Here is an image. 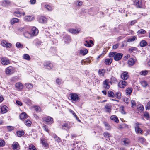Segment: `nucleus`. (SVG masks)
<instances>
[{"label": "nucleus", "instance_id": "obj_1", "mask_svg": "<svg viewBox=\"0 0 150 150\" xmlns=\"http://www.w3.org/2000/svg\"><path fill=\"white\" fill-rule=\"evenodd\" d=\"M134 4L137 8H144V4L142 0H135Z\"/></svg>", "mask_w": 150, "mask_h": 150}, {"label": "nucleus", "instance_id": "obj_2", "mask_svg": "<svg viewBox=\"0 0 150 150\" xmlns=\"http://www.w3.org/2000/svg\"><path fill=\"white\" fill-rule=\"evenodd\" d=\"M15 71V68L12 66H10L6 69L5 72L6 74L10 75L13 73Z\"/></svg>", "mask_w": 150, "mask_h": 150}, {"label": "nucleus", "instance_id": "obj_3", "mask_svg": "<svg viewBox=\"0 0 150 150\" xmlns=\"http://www.w3.org/2000/svg\"><path fill=\"white\" fill-rule=\"evenodd\" d=\"M136 125L135 127V130L137 134L140 133L142 134L143 133V130L140 128L139 126V124L138 122H136L135 123Z\"/></svg>", "mask_w": 150, "mask_h": 150}, {"label": "nucleus", "instance_id": "obj_4", "mask_svg": "<svg viewBox=\"0 0 150 150\" xmlns=\"http://www.w3.org/2000/svg\"><path fill=\"white\" fill-rule=\"evenodd\" d=\"M1 62L3 65H6L9 64L10 61L6 57H3L1 59Z\"/></svg>", "mask_w": 150, "mask_h": 150}, {"label": "nucleus", "instance_id": "obj_5", "mask_svg": "<svg viewBox=\"0 0 150 150\" xmlns=\"http://www.w3.org/2000/svg\"><path fill=\"white\" fill-rule=\"evenodd\" d=\"M109 81L108 79H106L103 81V88L105 89H108L110 87V86L109 85Z\"/></svg>", "mask_w": 150, "mask_h": 150}, {"label": "nucleus", "instance_id": "obj_6", "mask_svg": "<svg viewBox=\"0 0 150 150\" xmlns=\"http://www.w3.org/2000/svg\"><path fill=\"white\" fill-rule=\"evenodd\" d=\"M43 121L46 122H50V123L52 124L53 123V119L50 117H43L42 118Z\"/></svg>", "mask_w": 150, "mask_h": 150}, {"label": "nucleus", "instance_id": "obj_7", "mask_svg": "<svg viewBox=\"0 0 150 150\" xmlns=\"http://www.w3.org/2000/svg\"><path fill=\"white\" fill-rule=\"evenodd\" d=\"M15 87L17 90L21 91L23 88V86L20 82H18L15 84Z\"/></svg>", "mask_w": 150, "mask_h": 150}, {"label": "nucleus", "instance_id": "obj_8", "mask_svg": "<svg viewBox=\"0 0 150 150\" xmlns=\"http://www.w3.org/2000/svg\"><path fill=\"white\" fill-rule=\"evenodd\" d=\"M71 128V126L70 125V124H69L67 123H65L62 126L61 128L63 129L68 130L69 129Z\"/></svg>", "mask_w": 150, "mask_h": 150}, {"label": "nucleus", "instance_id": "obj_9", "mask_svg": "<svg viewBox=\"0 0 150 150\" xmlns=\"http://www.w3.org/2000/svg\"><path fill=\"white\" fill-rule=\"evenodd\" d=\"M114 59L115 61H119L120 60L123 56V54L122 53H117L116 52L115 55Z\"/></svg>", "mask_w": 150, "mask_h": 150}, {"label": "nucleus", "instance_id": "obj_10", "mask_svg": "<svg viewBox=\"0 0 150 150\" xmlns=\"http://www.w3.org/2000/svg\"><path fill=\"white\" fill-rule=\"evenodd\" d=\"M31 33L32 35L33 36L37 35L38 33V28L35 27H33L32 29Z\"/></svg>", "mask_w": 150, "mask_h": 150}, {"label": "nucleus", "instance_id": "obj_11", "mask_svg": "<svg viewBox=\"0 0 150 150\" xmlns=\"http://www.w3.org/2000/svg\"><path fill=\"white\" fill-rule=\"evenodd\" d=\"M71 98V100L74 101H76L78 100L79 97L78 95L75 93L70 94Z\"/></svg>", "mask_w": 150, "mask_h": 150}, {"label": "nucleus", "instance_id": "obj_12", "mask_svg": "<svg viewBox=\"0 0 150 150\" xmlns=\"http://www.w3.org/2000/svg\"><path fill=\"white\" fill-rule=\"evenodd\" d=\"M127 83L124 81H121L119 82L118 86L119 87L122 88H123L127 85Z\"/></svg>", "mask_w": 150, "mask_h": 150}, {"label": "nucleus", "instance_id": "obj_13", "mask_svg": "<svg viewBox=\"0 0 150 150\" xmlns=\"http://www.w3.org/2000/svg\"><path fill=\"white\" fill-rule=\"evenodd\" d=\"M44 65L46 68L48 69H51L53 67V65L50 62H45Z\"/></svg>", "mask_w": 150, "mask_h": 150}, {"label": "nucleus", "instance_id": "obj_14", "mask_svg": "<svg viewBox=\"0 0 150 150\" xmlns=\"http://www.w3.org/2000/svg\"><path fill=\"white\" fill-rule=\"evenodd\" d=\"M129 77L128 73L127 72H124L122 74L121 77L122 79L126 80Z\"/></svg>", "mask_w": 150, "mask_h": 150}, {"label": "nucleus", "instance_id": "obj_15", "mask_svg": "<svg viewBox=\"0 0 150 150\" xmlns=\"http://www.w3.org/2000/svg\"><path fill=\"white\" fill-rule=\"evenodd\" d=\"M1 44L4 47H10L11 46V44L8 43L5 40L2 41Z\"/></svg>", "mask_w": 150, "mask_h": 150}, {"label": "nucleus", "instance_id": "obj_16", "mask_svg": "<svg viewBox=\"0 0 150 150\" xmlns=\"http://www.w3.org/2000/svg\"><path fill=\"white\" fill-rule=\"evenodd\" d=\"M122 142L123 143V145L125 146H127L129 145L130 143L129 140L127 138L123 139Z\"/></svg>", "mask_w": 150, "mask_h": 150}, {"label": "nucleus", "instance_id": "obj_17", "mask_svg": "<svg viewBox=\"0 0 150 150\" xmlns=\"http://www.w3.org/2000/svg\"><path fill=\"white\" fill-rule=\"evenodd\" d=\"M7 108L8 107L5 105L2 106L0 108V112L2 113H5L7 111Z\"/></svg>", "mask_w": 150, "mask_h": 150}, {"label": "nucleus", "instance_id": "obj_18", "mask_svg": "<svg viewBox=\"0 0 150 150\" xmlns=\"http://www.w3.org/2000/svg\"><path fill=\"white\" fill-rule=\"evenodd\" d=\"M133 89L132 88L128 87L125 90V92L127 95H130L132 92Z\"/></svg>", "mask_w": 150, "mask_h": 150}, {"label": "nucleus", "instance_id": "obj_19", "mask_svg": "<svg viewBox=\"0 0 150 150\" xmlns=\"http://www.w3.org/2000/svg\"><path fill=\"white\" fill-rule=\"evenodd\" d=\"M137 141L143 144L145 142L146 139L143 137H139L137 138Z\"/></svg>", "mask_w": 150, "mask_h": 150}, {"label": "nucleus", "instance_id": "obj_20", "mask_svg": "<svg viewBox=\"0 0 150 150\" xmlns=\"http://www.w3.org/2000/svg\"><path fill=\"white\" fill-rule=\"evenodd\" d=\"M112 61V58L105 59V63L107 65H110L111 64Z\"/></svg>", "mask_w": 150, "mask_h": 150}, {"label": "nucleus", "instance_id": "obj_21", "mask_svg": "<svg viewBox=\"0 0 150 150\" xmlns=\"http://www.w3.org/2000/svg\"><path fill=\"white\" fill-rule=\"evenodd\" d=\"M105 109L106 112H110L111 110V106L108 104H106L105 105Z\"/></svg>", "mask_w": 150, "mask_h": 150}, {"label": "nucleus", "instance_id": "obj_22", "mask_svg": "<svg viewBox=\"0 0 150 150\" xmlns=\"http://www.w3.org/2000/svg\"><path fill=\"white\" fill-rule=\"evenodd\" d=\"M33 19V17H31V16H26L24 17V20L25 21H31Z\"/></svg>", "mask_w": 150, "mask_h": 150}, {"label": "nucleus", "instance_id": "obj_23", "mask_svg": "<svg viewBox=\"0 0 150 150\" xmlns=\"http://www.w3.org/2000/svg\"><path fill=\"white\" fill-rule=\"evenodd\" d=\"M24 36L27 38H30L32 37V35L31 33H30L28 32H25L23 33Z\"/></svg>", "mask_w": 150, "mask_h": 150}, {"label": "nucleus", "instance_id": "obj_24", "mask_svg": "<svg viewBox=\"0 0 150 150\" xmlns=\"http://www.w3.org/2000/svg\"><path fill=\"white\" fill-rule=\"evenodd\" d=\"M39 21L41 23H46L47 19L45 17L41 16L39 18Z\"/></svg>", "mask_w": 150, "mask_h": 150}, {"label": "nucleus", "instance_id": "obj_25", "mask_svg": "<svg viewBox=\"0 0 150 150\" xmlns=\"http://www.w3.org/2000/svg\"><path fill=\"white\" fill-rule=\"evenodd\" d=\"M19 117L21 119H23L27 118L28 115L25 113L23 112L20 115Z\"/></svg>", "mask_w": 150, "mask_h": 150}, {"label": "nucleus", "instance_id": "obj_26", "mask_svg": "<svg viewBox=\"0 0 150 150\" xmlns=\"http://www.w3.org/2000/svg\"><path fill=\"white\" fill-rule=\"evenodd\" d=\"M26 87L28 90L32 89L33 87V85L32 84L30 83H27L25 84Z\"/></svg>", "mask_w": 150, "mask_h": 150}, {"label": "nucleus", "instance_id": "obj_27", "mask_svg": "<svg viewBox=\"0 0 150 150\" xmlns=\"http://www.w3.org/2000/svg\"><path fill=\"white\" fill-rule=\"evenodd\" d=\"M98 73L100 76H103L105 73V70L104 69H100L98 71Z\"/></svg>", "mask_w": 150, "mask_h": 150}, {"label": "nucleus", "instance_id": "obj_28", "mask_svg": "<svg viewBox=\"0 0 150 150\" xmlns=\"http://www.w3.org/2000/svg\"><path fill=\"white\" fill-rule=\"evenodd\" d=\"M10 3V1H9L4 0L2 1V5L4 6H6L9 5Z\"/></svg>", "mask_w": 150, "mask_h": 150}, {"label": "nucleus", "instance_id": "obj_29", "mask_svg": "<svg viewBox=\"0 0 150 150\" xmlns=\"http://www.w3.org/2000/svg\"><path fill=\"white\" fill-rule=\"evenodd\" d=\"M19 21V19L17 18H13L11 21V24L13 25L15 23H18Z\"/></svg>", "mask_w": 150, "mask_h": 150}, {"label": "nucleus", "instance_id": "obj_30", "mask_svg": "<svg viewBox=\"0 0 150 150\" xmlns=\"http://www.w3.org/2000/svg\"><path fill=\"white\" fill-rule=\"evenodd\" d=\"M128 64L129 65L132 66L135 63V61L132 58H130L129 59L128 61Z\"/></svg>", "mask_w": 150, "mask_h": 150}, {"label": "nucleus", "instance_id": "obj_31", "mask_svg": "<svg viewBox=\"0 0 150 150\" xmlns=\"http://www.w3.org/2000/svg\"><path fill=\"white\" fill-rule=\"evenodd\" d=\"M108 96L109 97L113 98L115 96V94L112 91H109L108 92Z\"/></svg>", "mask_w": 150, "mask_h": 150}, {"label": "nucleus", "instance_id": "obj_32", "mask_svg": "<svg viewBox=\"0 0 150 150\" xmlns=\"http://www.w3.org/2000/svg\"><path fill=\"white\" fill-rule=\"evenodd\" d=\"M69 31L71 33L76 34L78 33H79V31H78V30L74 29H70L69 30Z\"/></svg>", "mask_w": 150, "mask_h": 150}, {"label": "nucleus", "instance_id": "obj_33", "mask_svg": "<svg viewBox=\"0 0 150 150\" xmlns=\"http://www.w3.org/2000/svg\"><path fill=\"white\" fill-rule=\"evenodd\" d=\"M110 119L114 120L116 123H118L119 122V120L117 117V116L115 115H112L111 116Z\"/></svg>", "mask_w": 150, "mask_h": 150}, {"label": "nucleus", "instance_id": "obj_34", "mask_svg": "<svg viewBox=\"0 0 150 150\" xmlns=\"http://www.w3.org/2000/svg\"><path fill=\"white\" fill-rule=\"evenodd\" d=\"M137 39L136 37L135 36H133L129 38H127V42H132L135 40Z\"/></svg>", "mask_w": 150, "mask_h": 150}, {"label": "nucleus", "instance_id": "obj_35", "mask_svg": "<svg viewBox=\"0 0 150 150\" xmlns=\"http://www.w3.org/2000/svg\"><path fill=\"white\" fill-rule=\"evenodd\" d=\"M88 52V51L86 49L85 50H81L80 51L79 53L80 54L85 55Z\"/></svg>", "mask_w": 150, "mask_h": 150}, {"label": "nucleus", "instance_id": "obj_36", "mask_svg": "<svg viewBox=\"0 0 150 150\" xmlns=\"http://www.w3.org/2000/svg\"><path fill=\"white\" fill-rule=\"evenodd\" d=\"M19 145L16 142H13L12 145V148L13 149H17L18 146Z\"/></svg>", "mask_w": 150, "mask_h": 150}, {"label": "nucleus", "instance_id": "obj_37", "mask_svg": "<svg viewBox=\"0 0 150 150\" xmlns=\"http://www.w3.org/2000/svg\"><path fill=\"white\" fill-rule=\"evenodd\" d=\"M147 43L145 40H142L140 43V45L141 47H144L147 45Z\"/></svg>", "mask_w": 150, "mask_h": 150}, {"label": "nucleus", "instance_id": "obj_38", "mask_svg": "<svg viewBox=\"0 0 150 150\" xmlns=\"http://www.w3.org/2000/svg\"><path fill=\"white\" fill-rule=\"evenodd\" d=\"M41 143L45 147H47L48 146V144L46 142L45 140V139H41Z\"/></svg>", "mask_w": 150, "mask_h": 150}, {"label": "nucleus", "instance_id": "obj_39", "mask_svg": "<svg viewBox=\"0 0 150 150\" xmlns=\"http://www.w3.org/2000/svg\"><path fill=\"white\" fill-rule=\"evenodd\" d=\"M70 112L76 118V119L78 120L79 122H81V121L79 120V118L77 117V116L76 115V114L72 110H69Z\"/></svg>", "mask_w": 150, "mask_h": 150}, {"label": "nucleus", "instance_id": "obj_40", "mask_svg": "<svg viewBox=\"0 0 150 150\" xmlns=\"http://www.w3.org/2000/svg\"><path fill=\"white\" fill-rule=\"evenodd\" d=\"M141 83L143 87H146L148 85L147 82L145 81H141Z\"/></svg>", "mask_w": 150, "mask_h": 150}, {"label": "nucleus", "instance_id": "obj_41", "mask_svg": "<svg viewBox=\"0 0 150 150\" xmlns=\"http://www.w3.org/2000/svg\"><path fill=\"white\" fill-rule=\"evenodd\" d=\"M23 58L24 59L29 60L30 59V57L29 55L27 54H25L24 55Z\"/></svg>", "mask_w": 150, "mask_h": 150}, {"label": "nucleus", "instance_id": "obj_42", "mask_svg": "<svg viewBox=\"0 0 150 150\" xmlns=\"http://www.w3.org/2000/svg\"><path fill=\"white\" fill-rule=\"evenodd\" d=\"M25 124L28 126H30L32 122L29 120H26L25 122Z\"/></svg>", "mask_w": 150, "mask_h": 150}, {"label": "nucleus", "instance_id": "obj_43", "mask_svg": "<svg viewBox=\"0 0 150 150\" xmlns=\"http://www.w3.org/2000/svg\"><path fill=\"white\" fill-rule=\"evenodd\" d=\"M17 135L19 137H21L24 134L23 131H18L17 132Z\"/></svg>", "mask_w": 150, "mask_h": 150}, {"label": "nucleus", "instance_id": "obj_44", "mask_svg": "<svg viewBox=\"0 0 150 150\" xmlns=\"http://www.w3.org/2000/svg\"><path fill=\"white\" fill-rule=\"evenodd\" d=\"M116 96L118 99H120L121 97V94L120 92H118L116 93Z\"/></svg>", "mask_w": 150, "mask_h": 150}, {"label": "nucleus", "instance_id": "obj_45", "mask_svg": "<svg viewBox=\"0 0 150 150\" xmlns=\"http://www.w3.org/2000/svg\"><path fill=\"white\" fill-rule=\"evenodd\" d=\"M116 53V52H110L109 55V57H113L114 58V57H115V54Z\"/></svg>", "mask_w": 150, "mask_h": 150}, {"label": "nucleus", "instance_id": "obj_46", "mask_svg": "<svg viewBox=\"0 0 150 150\" xmlns=\"http://www.w3.org/2000/svg\"><path fill=\"white\" fill-rule=\"evenodd\" d=\"M25 29V27H20L17 28V30L19 32H22L24 31Z\"/></svg>", "mask_w": 150, "mask_h": 150}, {"label": "nucleus", "instance_id": "obj_47", "mask_svg": "<svg viewBox=\"0 0 150 150\" xmlns=\"http://www.w3.org/2000/svg\"><path fill=\"white\" fill-rule=\"evenodd\" d=\"M104 124L105 126L106 127V130H108L110 129V127L107 122H104Z\"/></svg>", "mask_w": 150, "mask_h": 150}, {"label": "nucleus", "instance_id": "obj_48", "mask_svg": "<svg viewBox=\"0 0 150 150\" xmlns=\"http://www.w3.org/2000/svg\"><path fill=\"white\" fill-rule=\"evenodd\" d=\"M137 49L136 47H132L130 48L129 49L128 51H129L130 52H133V51H136L137 50Z\"/></svg>", "mask_w": 150, "mask_h": 150}, {"label": "nucleus", "instance_id": "obj_49", "mask_svg": "<svg viewBox=\"0 0 150 150\" xmlns=\"http://www.w3.org/2000/svg\"><path fill=\"white\" fill-rule=\"evenodd\" d=\"M148 73V71L147 70H145L142 71L140 72V74L142 75H146Z\"/></svg>", "mask_w": 150, "mask_h": 150}, {"label": "nucleus", "instance_id": "obj_50", "mask_svg": "<svg viewBox=\"0 0 150 150\" xmlns=\"http://www.w3.org/2000/svg\"><path fill=\"white\" fill-rule=\"evenodd\" d=\"M146 33V31L143 30V29H141L138 30L137 32V33L139 34H144L145 33Z\"/></svg>", "mask_w": 150, "mask_h": 150}, {"label": "nucleus", "instance_id": "obj_51", "mask_svg": "<svg viewBox=\"0 0 150 150\" xmlns=\"http://www.w3.org/2000/svg\"><path fill=\"white\" fill-rule=\"evenodd\" d=\"M144 116L147 119L149 118L150 116L149 113L147 112H145L144 113Z\"/></svg>", "mask_w": 150, "mask_h": 150}, {"label": "nucleus", "instance_id": "obj_52", "mask_svg": "<svg viewBox=\"0 0 150 150\" xmlns=\"http://www.w3.org/2000/svg\"><path fill=\"white\" fill-rule=\"evenodd\" d=\"M5 145V142L3 140H0V147L4 146Z\"/></svg>", "mask_w": 150, "mask_h": 150}, {"label": "nucleus", "instance_id": "obj_53", "mask_svg": "<svg viewBox=\"0 0 150 150\" xmlns=\"http://www.w3.org/2000/svg\"><path fill=\"white\" fill-rule=\"evenodd\" d=\"M29 150H36L35 147L33 145H30L29 146Z\"/></svg>", "mask_w": 150, "mask_h": 150}, {"label": "nucleus", "instance_id": "obj_54", "mask_svg": "<svg viewBox=\"0 0 150 150\" xmlns=\"http://www.w3.org/2000/svg\"><path fill=\"white\" fill-rule=\"evenodd\" d=\"M84 45L85 46L88 47H90L91 46V44L87 41H85Z\"/></svg>", "mask_w": 150, "mask_h": 150}, {"label": "nucleus", "instance_id": "obj_55", "mask_svg": "<svg viewBox=\"0 0 150 150\" xmlns=\"http://www.w3.org/2000/svg\"><path fill=\"white\" fill-rule=\"evenodd\" d=\"M45 7L48 11H51L52 10V7H51L50 6L48 5H45Z\"/></svg>", "mask_w": 150, "mask_h": 150}, {"label": "nucleus", "instance_id": "obj_56", "mask_svg": "<svg viewBox=\"0 0 150 150\" xmlns=\"http://www.w3.org/2000/svg\"><path fill=\"white\" fill-rule=\"evenodd\" d=\"M104 136L107 138H109L110 137V135L109 133L107 132H105L103 134Z\"/></svg>", "mask_w": 150, "mask_h": 150}, {"label": "nucleus", "instance_id": "obj_57", "mask_svg": "<svg viewBox=\"0 0 150 150\" xmlns=\"http://www.w3.org/2000/svg\"><path fill=\"white\" fill-rule=\"evenodd\" d=\"M54 139L55 140L58 142H61V141L60 138L56 135L54 137Z\"/></svg>", "mask_w": 150, "mask_h": 150}, {"label": "nucleus", "instance_id": "obj_58", "mask_svg": "<svg viewBox=\"0 0 150 150\" xmlns=\"http://www.w3.org/2000/svg\"><path fill=\"white\" fill-rule=\"evenodd\" d=\"M82 4V2L79 1H76V4L79 6H81Z\"/></svg>", "mask_w": 150, "mask_h": 150}, {"label": "nucleus", "instance_id": "obj_59", "mask_svg": "<svg viewBox=\"0 0 150 150\" xmlns=\"http://www.w3.org/2000/svg\"><path fill=\"white\" fill-rule=\"evenodd\" d=\"M137 108L142 111H143L144 110V108L143 106L142 105H139L137 107Z\"/></svg>", "mask_w": 150, "mask_h": 150}, {"label": "nucleus", "instance_id": "obj_60", "mask_svg": "<svg viewBox=\"0 0 150 150\" xmlns=\"http://www.w3.org/2000/svg\"><path fill=\"white\" fill-rule=\"evenodd\" d=\"M61 79L59 78H57L56 80V83L58 85H60L61 84Z\"/></svg>", "mask_w": 150, "mask_h": 150}, {"label": "nucleus", "instance_id": "obj_61", "mask_svg": "<svg viewBox=\"0 0 150 150\" xmlns=\"http://www.w3.org/2000/svg\"><path fill=\"white\" fill-rule=\"evenodd\" d=\"M16 46L17 47L19 48H22L23 46L22 45L20 44V43L18 42L16 44Z\"/></svg>", "mask_w": 150, "mask_h": 150}, {"label": "nucleus", "instance_id": "obj_62", "mask_svg": "<svg viewBox=\"0 0 150 150\" xmlns=\"http://www.w3.org/2000/svg\"><path fill=\"white\" fill-rule=\"evenodd\" d=\"M146 109V110H149L150 109V101H149L147 103Z\"/></svg>", "mask_w": 150, "mask_h": 150}, {"label": "nucleus", "instance_id": "obj_63", "mask_svg": "<svg viewBox=\"0 0 150 150\" xmlns=\"http://www.w3.org/2000/svg\"><path fill=\"white\" fill-rule=\"evenodd\" d=\"M124 101L127 104H128L129 102V100L128 98H125L124 99Z\"/></svg>", "mask_w": 150, "mask_h": 150}, {"label": "nucleus", "instance_id": "obj_64", "mask_svg": "<svg viewBox=\"0 0 150 150\" xmlns=\"http://www.w3.org/2000/svg\"><path fill=\"white\" fill-rule=\"evenodd\" d=\"M14 129V127L12 126H8L7 127V129L8 131H10L13 130Z\"/></svg>", "mask_w": 150, "mask_h": 150}]
</instances>
